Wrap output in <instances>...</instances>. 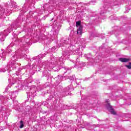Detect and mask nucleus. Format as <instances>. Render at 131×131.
<instances>
[{
  "instance_id": "nucleus-1",
  "label": "nucleus",
  "mask_w": 131,
  "mask_h": 131,
  "mask_svg": "<svg viewBox=\"0 0 131 131\" xmlns=\"http://www.w3.org/2000/svg\"><path fill=\"white\" fill-rule=\"evenodd\" d=\"M76 45L75 41H71L69 39H63L60 41L59 47H66L68 49L66 50L63 54V55L60 57L59 59V62H58V59L55 57H52L51 59L46 61V62H42V66L40 65L39 67L41 68L43 67L45 69H48L49 71H51L50 69H53L54 71H58L62 67L63 68V65L64 64V61L66 59L68 58V56L70 55H78L80 57V53H78L79 51V48H76V46L73 45L74 43Z\"/></svg>"
},
{
  "instance_id": "nucleus-2",
  "label": "nucleus",
  "mask_w": 131,
  "mask_h": 131,
  "mask_svg": "<svg viewBox=\"0 0 131 131\" xmlns=\"http://www.w3.org/2000/svg\"><path fill=\"white\" fill-rule=\"evenodd\" d=\"M17 97V91L13 92L11 91L7 97H4L3 95H0V104H3L5 105H1L0 106V120H2L4 116H9L10 114L9 111L11 110L7 108V106L9 108H16L18 105V101L14 99Z\"/></svg>"
},
{
  "instance_id": "nucleus-3",
  "label": "nucleus",
  "mask_w": 131,
  "mask_h": 131,
  "mask_svg": "<svg viewBox=\"0 0 131 131\" xmlns=\"http://www.w3.org/2000/svg\"><path fill=\"white\" fill-rule=\"evenodd\" d=\"M20 56L21 49H18L15 51V52L10 57V62L7 65V67L1 69L0 72H6L7 70L8 72H10V71H12L13 69H15V68L18 67L19 64H18V63L16 61H18V59H19Z\"/></svg>"
},
{
  "instance_id": "nucleus-4",
  "label": "nucleus",
  "mask_w": 131,
  "mask_h": 131,
  "mask_svg": "<svg viewBox=\"0 0 131 131\" xmlns=\"http://www.w3.org/2000/svg\"><path fill=\"white\" fill-rule=\"evenodd\" d=\"M20 24L21 19L18 17L13 24L10 27L8 28L7 30H5L4 32H1L0 33V41H4L5 40V38H6V36H7L11 31H13V28L16 29L18 27H20Z\"/></svg>"
},
{
  "instance_id": "nucleus-5",
  "label": "nucleus",
  "mask_w": 131,
  "mask_h": 131,
  "mask_svg": "<svg viewBox=\"0 0 131 131\" xmlns=\"http://www.w3.org/2000/svg\"><path fill=\"white\" fill-rule=\"evenodd\" d=\"M84 57H85L87 60H89V61L93 64H97L99 63V55H98V54H96V57H94V58H93L91 53L84 54Z\"/></svg>"
},
{
  "instance_id": "nucleus-6",
  "label": "nucleus",
  "mask_w": 131,
  "mask_h": 131,
  "mask_svg": "<svg viewBox=\"0 0 131 131\" xmlns=\"http://www.w3.org/2000/svg\"><path fill=\"white\" fill-rule=\"evenodd\" d=\"M84 66H85V63L82 62L79 63V59L77 58L75 63V68H77L78 70L81 71V67H83Z\"/></svg>"
},
{
  "instance_id": "nucleus-7",
  "label": "nucleus",
  "mask_w": 131,
  "mask_h": 131,
  "mask_svg": "<svg viewBox=\"0 0 131 131\" xmlns=\"http://www.w3.org/2000/svg\"><path fill=\"white\" fill-rule=\"evenodd\" d=\"M108 102H109V100H107L106 101V103H107L106 104V108L109 111L112 113V114L115 115V114H116V113H115L114 110H113V108H112V106L110 105V103H108Z\"/></svg>"
},
{
  "instance_id": "nucleus-8",
  "label": "nucleus",
  "mask_w": 131,
  "mask_h": 131,
  "mask_svg": "<svg viewBox=\"0 0 131 131\" xmlns=\"http://www.w3.org/2000/svg\"><path fill=\"white\" fill-rule=\"evenodd\" d=\"M0 18L1 19L6 18V10L3 7L0 8Z\"/></svg>"
},
{
  "instance_id": "nucleus-9",
  "label": "nucleus",
  "mask_w": 131,
  "mask_h": 131,
  "mask_svg": "<svg viewBox=\"0 0 131 131\" xmlns=\"http://www.w3.org/2000/svg\"><path fill=\"white\" fill-rule=\"evenodd\" d=\"M72 90V85H70L66 88H64L63 90V93H65L66 96L70 95L69 92Z\"/></svg>"
},
{
  "instance_id": "nucleus-10",
  "label": "nucleus",
  "mask_w": 131,
  "mask_h": 131,
  "mask_svg": "<svg viewBox=\"0 0 131 131\" xmlns=\"http://www.w3.org/2000/svg\"><path fill=\"white\" fill-rule=\"evenodd\" d=\"M13 75V77H12L11 78H10L9 79H8V81L9 82H10V83H12V84H14V83L16 82V78H17V77H15V76H17V74H14Z\"/></svg>"
},
{
  "instance_id": "nucleus-11",
  "label": "nucleus",
  "mask_w": 131,
  "mask_h": 131,
  "mask_svg": "<svg viewBox=\"0 0 131 131\" xmlns=\"http://www.w3.org/2000/svg\"><path fill=\"white\" fill-rule=\"evenodd\" d=\"M19 41H21V43H23V45L24 46H23L24 48L26 47V43H27V45H28V43H29V39H25L24 38H23L21 39V40L19 39Z\"/></svg>"
},
{
  "instance_id": "nucleus-12",
  "label": "nucleus",
  "mask_w": 131,
  "mask_h": 131,
  "mask_svg": "<svg viewBox=\"0 0 131 131\" xmlns=\"http://www.w3.org/2000/svg\"><path fill=\"white\" fill-rule=\"evenodd\" d=\"M60 30V29H59L57 27H53V28L52 29V31H53L54 33L53 34L54 35H57L58 33H59V31Z\"/></svg>"
},
{
  "instance_id": "nucleus-13",
  "label": "nucleus",
  "mask_w": 131,
  "mask_h": 131,
  "mask_svg": "<svg viewBox=\"0 0 131 131\" xmlns=\"http://www.w3.org/2000/svg\"><path fill=\"white\" fill-rule=\"evenodd\" d=\"M77 34L81 35L82 34V26L79 27L77 32Z\"/></svg>"
},
{
  "instance_id": "nucleus-14",
  "label": "nucleus",
  "mask_w": 131,
  "mask_h": 131,
  "mask_svg": "<svg viewBox=\"0 0 131 131\" xmlns=\"http://www.w3.org/2000/svg\"><path fill=\"white\" fill-rule=\"evenodd\" d=\"M1 59H3V61L6 60V53L3 52L2 53H0V60Z\"/></svg>"
},
{
  "instance_id": "nucleus-15",
  "label": "nucleus",
  "mask_w": 131,
  "mask_h": 131,
  "mask_svg": "<svg viewBox=\"0 0 131 131\" xmlns=\"http://www.w3.org/2000/svg\"><path fill=\"white\" fill-rule=\"evenodd\" d=\"M119 61L121 62H128L129 61V58H121L119 59Z\"/></svg>"
},
{
  "instance_id": "nucleus-16",
  "label": "nucleus",
  "mask_w": 131,
  "mask_h": 131,
  "mask_svg": "<svg viewBox=\"0 0 131 131\" xmlns=\"http://www.w3.org/2000/svg\"><path fill=\"white\" fill-rule=\"evenodd\" d=\"M12 7H13V9H15V10L14 11H17V9H18V8H19V7H18L17 5H16V3H15V2L13 3Z\"/></svg>"
},
{
  "instance_id": "nucleus-17",
  "label": "nucleus",
  "mask_w": 131,
  "mask_h": 131,
  "mask_svg": "<svg viewBox=\"0 0 131 131\" xmlns=\"http://www.w3.org/2000/svg\"><path fill=\"white\" fill-rule=\"evenodd\" d=\"M46 56V54H39L38 56H37V59H39V60H40V59H42V58H43V57H45Z\"/></svg>"
},
{
  "instance_id": "nucleus-18",
  "label": "nucleus",
  "mask_w": 131,
  "mask_h": 131,
  "mask_svg": "<svg viewBox=\"0 0 131 131\" xmlns=\"http://www.w3.org/2000/svg\"><path fill=\"white\" fill-rule=\"evenodd\" d=\"M71 69L68 68H62V70H63V71L64 72V73H66V72H67V70H70Z\"/></svg>"
},
{
  "instance_id": "nucleus-19",
  "label": "nucleus",
  "mask_w": 131,
  "mask_h": 131,
  "mask_svg": "<svg viewBox=\"0 0 131 131\" xmlns=\"http://www.w3.org/2000/svg\"><path fill=\"white\" fill-rule=\"evenodd\" d=\"M20 128H23V127H24V122H23V121H20Z\"/></svg>"
},
{
  "instance_id": "nucleus-20",
  "label": "nucleus",
  "mask_w": 131,
  "mask_h": 131,
  "mask_svg": "<svg viewBox=\"0 0 131 131\" xmlns=\"http://www.w3.org/2000/svg\"><path fill=\"white\" fill-rule=\"evenodd\" d=\"M75 77V76L73 75V76H71L69 78L70 80L73 81V80H74Z\"/></svg>"
},
{
  "instance_id": "nucleus-21",
  "label": "nucleus",
  "mask_w": 131,
  "mask_h": 131,
  "mask_svg": "<svg viewBox=\"0 0 131 131\" xmlns=\"http://www.w3.org/2000/svg\"><path fill=\"white\" fill-rule=\"evenodd\" d=\"M48 71L46 70L43 72V75L44 76H48Z\"/></svg>"
},
{
  "instance_id": "nucleus-22",
  "label": "nucleus",
  "mask_w": 131,
  "mask_h": 131,
  "mask_svg": "<svg viewBox=\"0 0 131 131\" xmlns=\"http://www.w3.org/2000/svg\"><path fill=\"white\" fill-rule=\"evenodd\" d=\"M76 27H78V26H79V27H80V26H82L80 25V21H77L76 23Z\"/></svg>"
},
{
  "instance_id": "nucleus-23",
  "label": "nucleus",
  "mask_w": 131,
  "mask_h": 131,
  "mask_svg": "<svg viewBox=\"0 0 131 131\" xmlns=\"http://www.w3.org/2000/svg\"><path fill=\"white\" fill-rule=\"evenodd\" d=\"M125 66L128 69H131V62L129 63L128 65H126Z\"/></svg>"
},
{
  "instance_id": "nucleus-24",
  "label": "nucleus",
  "mask_w": 131,
  "mask_h": 131,
  "mask_svg": "<svg viewBox=\"0 0 131 131\" xmlns=\"http://www.w3.org/2000/svg\"><path fill=\"white\" fill-rule=\"evenodd\" d=\"M49 7V5L48 4H46L43 6V8L45 10H48V9L47 8V7L48 8Z\"/></svg>"
},
{
  "instance_id": "nucleus-25",
  "label": "nucleus",
  "mask_w": 131,
  "mask_h": 131,
  "mask_svg": "<svg viewBox=\"0 0 131 131\" xmlns=\"http://www.w3.org/2000/svg\"><path fill=\"white\" fill-rule=\"evenodd\" d=\"M34 0H26L27 2H29L30 3H33ZM37 1H39V0H37Z\"/></svg>"
},
{
  "instance_id": "nucleus-26",
  "label": "nucleus",
  "mask_w": 131,
  "mask_h": 131,
  "mask_svg": "<svg viewBox=\"0 0 131 131\" xmlns=\"http://www.w3.org/2000/svg\"><path fill=\"white\" fill-rule=\"evenodd\" d=\"M35 67L37 68V66H34V67H32V69H33V70H34V68H35Z\"/></svg>"
},
{
  "instance_id": "nucleus-27",
  "label": "nucleus",
  "mask_w": 131,
  "mask_h": 131,
  "mask_svg": "<svg viewBox=\"0 0 131 131\" xmlns=\"http://www.w3.org/2000/svg\"><path fill=\"white\" fill-rule=\"evenodd\" d=\"M26 54H24V55L22 56L23 58H25L26 57Z\"/></svg>"
},
{
  "instance_id": "nucleus-28",
  "label": "nucleus",
  "mask_w": 131,
  "mask_h": 131,
  "mask_svg": "<svg viewBox=\"0 0 131 131\" xmlns=\"http://www.w3.org/2000/svg\"><path fill=\"white\" fill-rule=\"evenodd\" d=\"M29 67H30V66H26V68H29Z\"/></svg>"
},
{
  "instance_id": "nucleus-29",
  "label": "nucleus",
  "mask_w": 131,
  "mask_h": 131,
  "mask_svg": "<svg viewBox=\"0 0 131 131\" xmlns=\"http://www.w3.org/2000/svg\"><path fill=\"white\" fill-rule=\"evenodd\" d=\"M12 10H13V9H8V11H10H10H12Z\"/></svg>"
},
{
  "instance_id": "nucleus-30",
  "label": "nucleus",
  "mask_w": 131,
  "mask_h": 131,
  "mask_svg": "<svg viewBox=\"0 0 131 131\" xmlns=\"http://www.w3.org/2000/svg\"><path fill=\"white\" fill-rule=\"evenodd\" d=\"M82 40H83L84 42H85V40H84V39H82Z\"/></svg>"
},
{
  "instance_id": "nucleus-31",
  "label": "nucleus",
  "mask_w": 131,
  "mask_h": 131,
  "mask_svg": "<svg viewBox=\"0 0 131 131\" xmlns=\"http://www.w3.org/2000/svg\"><path fill=\"white\" fill-rule=\"evenodd\" d=\"M26 52H27V53H28V50H26Z\"/></svg>"
},
{
  "instance_id": "nucleus-32",
  "label": "nucleus",
  "mask_w": 131,
  "mask_h": 131,
  "mask_svg": "<svg viewBox=\"0 0 131 131\" xmlns=\"http://www.w3.org/2000/svg\"><path fill=\"white\" fill-rule=\"evenodd\" d=\"M57 2H60V0H56Z\"/></svg>"
},
{
  "instance_id": "nucleus-33",
  "label": "nucleus",
  "mask_w": 131,
  "mask_h": 131,
  "mask_svg": "<svg viewBox=\"0 0 131 131\" xmlns=\"http://www.w3.org/2000/svg\"><path fill=\"white\" fill-rule=\"evenodd\" d=\"M10 47H11V45H9V48H10Z\"/></svg>"
},
{
  "instance_id": "nucleus-34",
  "label": "nucleus",
  "mask_w": 131,
  "mask_h": 131,
  "mask_svg": "<svg viewBox=\"0 0 131 131\" xmlns=\"http://www.w3.org/2000/svg\"><path fill=\"white\" fill-rule=\"evenodd\" d=\"M52 50H54V48H52Z\"/></svg>"
},
{
  "instance_id": "nucleus-35",
  "label": "nucleus",
  "mask_w": 131,
  "mask_h": 131,
  "mask_svg": "<svg viewBox=\"0 0 131 131\" xmlns=\"http://www.w3.org/2000/svg\"><path fill=\"white\" fill-rule=\"evenodd\" d=\"M33 88H35V86H33Z\"/></svg>"
},
{
  "instance_id": "nucleus-36",
  "label": "nucleus",
  "mask_w": 131,
  "mask_h": 131,
  "mask_svg": "<svg viewBox=\"0 0 131 131\" xmlns=\"http://www.w3.org/2000/svg\"><path fill=\"white\" fill-rule=\"evenodd\" d=\"M8 88H10V86L8 85Z\"/></svg>"
},
{
  "instance_id": "nucleus-37",
  "label": "nucleus",
  "mask_w": 131,
  "mask_h": 131,
  "mask_svg": "<svg viewBox=\"0 0 131 131\" xmlns=\"http://www.w3.org/2000/svg\"><path fill=\"white\" fill-rule=\"evenodd\" d=\"M18 111H20V110H18Z\"/></svg>"
}]
</instances>
